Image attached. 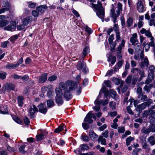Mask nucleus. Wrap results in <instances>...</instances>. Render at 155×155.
Returning a JSON list of instances; mask_svg holds the SVG:
<instances>
[{"mask_svg": "<svg viewBox=\"0 0 155 155\" xmlns=\"http://www.w3.org/2000/svg\"><path fill=\"white\" fill-rule=\"evenodd\" d=\"M77 86V83L71 80H67L64 83L61 82L59 84V88L65 91L64 97L67 101L70 100L72 97V95L70 91L75 90Z\"/></svg>", "mask_w": 155, "mask_h": 155, "instance_id": "f257e3e1", "label": "nucleus"}, {"mask_svg": "<svg viewBox=\"0 0 155 155\" xmlns=\"http://www.w3.org/2000/svg\"><path fill=\"white\" fill-rule=\"evenodd\" d=\"M122 5L120 2H119L117 4V9L115 12V10L114 8H112L110 10V18H113L114 22H115L117 18L119 17L122 12Z\"/></svg>", "mask_w": 155, "mask_h": 155, "instance_id": "f03ea898", "label": "nucleus"}, {"mask_svg": "<svg viewBox=\"0 0 155 155\" xmlns=\"http://www.w3.org/2000/svg\"><path fill=\"white\" fill-rule=\"evenodd\" d=\"M56 94L55 101L58 106H61L64 103V101L62 98L63 92L62 89L60 88H56L55 90Z\"/></svg>", "mask_w": 155, "mask_h": 155, "instance_id": "7ed1b4c3", "label": "nucleus"}, {"mask_svg": "<svg viewBox=\"0 0 155 155\" xmlns=\"http://www.w3.org/2000/svg\"><path fill=\"white\" fill-rule=\"evenodd\" d=\"M15 88V85L11 83H7L3 86L2 90L3 92H5L14 90Z\"/></svg>", "mask_w": 155, "mask_h": 155, "instance_id": "20e7f679", "label": "nucleus"}, {"mask_svg": "<svg viewBox=\"0 0 155 155\" xmlns=\"http://www.w3.org/2000/svg\"><path fill=\"white\" fill-rule=\"evenodd\" d=\"M144 4L145 2L143 0L139 1L137 2V8L139 12H143L146 10Z\"/></svg>", "mask_w": 155, "mask_h": 155, "instance_id": "39448f33", "label": "nucleus"}, {"mask_svg": "<svg viewBox=\"0 0 155 155\" xmlns=\"http://www.w3.org/2000/svg\"><path fill=\"white\" fill-rule=\"evenodd\" d=\"M77 68L78 70H81L83 72L85 73L87 72V68H86V64L84 62L78 61L77 65Z\"/></svg>", "mask_w": 155, "mask_h": 155, "instance_id": "423d86ee", "label": "nucleus"}, {"mask_svg": "<svg viewBox=\"0 0 155 155\" xmlns=\"http://www.w3.org/2000/svg\"><path fill=\"white\" fill-rule=\"evenodd\" d=\"M38 111V109L36 106L33 104L32 107L31 106L28 111V113L29 114L30 118H33L34 117V115Z\"/></svg>", "mask_w": 155, "mask_h": 155, "instance_id": "0eeeda50", "label": "nucleus"}, {"mask_svg": "<svg viewBox=\"0 0 155 155\" xmlns=\"http://www.w3.org/2000/svg\"><path fill=\"white\" fill-rule=\"evenodd\" d=\"M16 28V25L15 23L12 21L8 26L4 27V29L5 30L14 31Z\"/></svg>", "mask_w": 155, "mask_h": 155, "instance_id": "6e6552de", "label": "nucleus"}, {"mask_svg": "<svg viewBox=\"0 0 155 155\" xmlns=\"http://www.w3.org/2000/svg\"><path fill=\"white\" fill-rule=\"evenodd\" d=\"M90 6L91 7L93 8L97 11L103 9L102 7V4L100 1L97 2V4L91 3L90 5Z\"/></svg>", "mask_w": 155, "mask_h": 155, "instance_id": "1a4fd4ad", "label": "nucleus"}, {"mask_svg": "<svg viewBox=\"0 0 155 155\" xmlns=\"http://www.w3.org/2000/svg\"><path fill=\"white\" fill-rule=\"evenodd\" d=\"M39 111L41 113L45 114L47 112V109L45 104H41L38 106Z\"/></svg>", "mask_w": 155, "mask_h": 155, "instance_id": "9d476101", "label": "nucleus"}, {"mask_svg": "<svg viewBox=\"0 0 155 155\" xmlns=\"http://www.w3.org/2000/svg\"><path fill=\"white\" fill-rule=\"evenodd\" d=\"M48 73H44L42 74L38 79V82L40 83H45L47 80Z\"/></svg>", "mask_w": 155, "mask_h": 155, "instance_id": "9b49d317", "label": "nucleus"}, {"mask_svg": "<svg viewBox=\"0 0 155 155\" xmlns=\"http://www.w3.org/2000/svg\"><path fill=\"white\" fill-rule=\"evenodd\" d=\"M89 136L91 140L93 141L97 140L98 136L92 130H90L89 132Z\"/></svg>", "mask_w": 155, "mask_h": 155, "instance_id": "f8f14e48", "label": "nucleus"}, {"mask_svg": "<svg viewBox=\"0 0 155 155\" xmlns=\"http://www.w3.org/2000/svg\"><path fill=\"white\" fill-rule=\"evenodd\" d=\"M137 37V33H134L133 34L132 37L130 39V41L132 45H134L136 43L138 42Z\"/></svg>", "mask_w": 155, "mask_h": 155, "instance_id": "ddd939ff", "label": "nucleus"}, {"mask_svg": "<svg viewBox=\"0 0 155 155\" xmlns=\"http://www.w3.org/2000/svg\"><path fill=\"white\" fill-rule=\"evenodd\" d=\"M32 18L31 16H28L23 19L22 23L24 25L26 26L30 23L32 21Z\"/></svg>", "mask_w": 155, "mask_h": 155, "instance_id": "4468645a", "label": "nucleus"}, {"mask_svg": "<svg viewBox=\"0 0 155 155\" xmlns=\"http://www.w3.org/2000/svg\"><path fill=\"white\" fill-rule=\"evenodd\" d=\"M48 7L45 5H41L36 8V10L41 13H43L47 9Z\"/></svg>", "mask_w": 155, "mask_h": 155, "instance_id": "2eb2a0df", "label": "nucleus"}, {"mask_svg": "<svg viewBox=\"0 0 155 155\" xmlns=\"http://www.w3.org/2000/svg\"><path fill=\"white\" fill-rule=\"evenodd\" d=\"M125 41L124 39H122L121 41V43L119 45L117 48L116 51L117 52H121L122 49L125 46Z\"/></svg>", "mask_w": 155, "mask_h": 155, "instance_id": "dca6fc26", "label": "nucleus"}, {"mask_svg": "<svg viewBox=\"0 0 155 155\" xmlns=\"http://www.w3.org/2000/svg\"><path fill=\"white\" fill-rule=\"evenodd\" d=\"M84 121L87 122L89 124H91L93 122V120L90 114V112L88 113L86 117L84 120Z\"/></svg>", "mask_w": 155, "mask_h": 155, "instance_id": "f3484780", "label": "nucleus"}, {"mask_svg": "<svg viewBox=\"0 0 155 155\" xmlns=\"http://www.w3.org/2000/svg\"><path fill=\"white\" fill-rule=\"evenodd\" d=\"M53 89V87L51 85L44 86L41 88V91L42 93H45L48 90Z\"/></svg>", "mask_w": 155, "mask_h": 155, "instance_id": "a211bd4d", "label": "nucleus"}, {"mask_svg": "<svg viewBox=\"0 0 155 155\" xmlns=\"http://www.w3.org/2000/svg\"><path fill=\"white\" fill-rule=\"evenodd\" d=\"M116 57L112 55H110L107 59V61L108 62H110L112 65H114L116 62Z\"/></svg>", "mask_w": 155, "mask_h": 155, "instance_id": "6ab92c4d", "label": "nucleus"}, {"mask_svg": "<svg viewBox=\"0 0 155 155\" xmlns=\"http://www.w3.org/2000/svg\"><path fill=\"white\" fill-rule=\"evenodd\" d=\"M24 100V97L22 96H19L17 98V102L18 106L20 107H22L23 104V100Z\"/></svg>", "mask_w": 155, "mask_h": 155, "instance_id": "aec40b11", "label": "nucleus"}, {"mask_svg": "<svg viewBox=\"0 0 155 155\" xmlns=\"http://www.w3.org/2000/svg\"><path fill=\"white\" fill-rule=\"evenodd\" d=\"M65 127V124H62L60 125L58 128L55 129L54 130V132L55 133H59Z\"/></svg>", "mask_w": 155, "mask_h": 155, "instance_id": "412c9836", "label": "nucleus"}, {"mask_svg": "<svg viewBox=\"0 0 155 155\" xmlns=\"http://www.w3.org/2000/svg\"><path fill=\"white\" fill-rule=\"evenodd\" d=\"M146 107L143 103L137 105L136 108L137 111L141 112L142 111L145 109Z\"/></svg>", "mask_w": 155, "mask_h": 155, "instance_id": "4be33fe9", "label": "nucleus"}, {"mask_svg": "<svg viewBox=\"0 0 155 155\" xmlns=\"http://www.w3.org/2000/svg\"><path fill=\"white\" fill-rule=\"evenodd\" d=\"M153 112V110L152 109H150L146 110L143 111V117H147V116L151 115Z\"/></svg>", "mask_w": 155, "mask_h": 155, "instance_id": "5701e85b", "label": "nucleus"}, {"mask_svg": "<svg viewBox=\"0 0 155 155\" xmlns=\"http://www.w3.org/2000/svg\"><path fill=\"white\" fill-rule=\"evenodd\" d=\"M96 14L97 16L99 18H103L104 17V11L103 9L102 10L97 11Z\"/></svg>", "mask_w": 155, "mask_h": 155, "instance_id": "b1692460", "label": "nucleus"}, {"mask_svg": "<svg viewBox=\"0 0 155 155\" xmlns=\"http://www.w3.org/2000/svg\"><path fill=\"white\" fill-rule=\"evenodd\" d=\"M2 6L6 9H7V10H9L10 9V4L9 2L7 1H3Z\"/></svg>", "mask_w": 155, "mask_h": 155, "instance_id": "393cba45", "label": "nucleus"}, {"mask_svg": "<svg viewBox=\"0 0 155 155\" xmlns=\"http://www.w3.org/2000/svg\"><path fill=\"white\" fill-rule=\"evenodd\" d=\"M108 100L107 99H106L104 101H103L102 100H97V104L100 105L101 104L103 106L107 105L108 104Z\"/></svg>", "mask_w": 155, "mask_h": 155, "instance_id": "a878e982", "label": "nucleus"}, {"mask_svg": "<svg viewBox=\"0 0 155 155\" xmlns=\"http://www.w3.org/2000/svg\"><path fill=\"white\" fill-rule=\"evenodd\" d=\"M98 142H101V144L102 145H105L106 144V139L104 138L102 136H100L97 139Z\"/></svg>", "mask_w": 155, "mask_h": 155, "instance_id": "bb28decb", "label": "nucleus"}, {"mask_svg": "<svg viewBox=\"0 0 155 155\" xmlns=\"http://www.w3.org/2000/svg\"><path fill=\"white\" fill-rule=\"evenodd\" d=\"M8 108L7 107V106H4L3 107L1 108V114H8Z\"/></svg>", "mask_w": 155, "mask_h": 155, "instance_id": "cd10ccee", "label": "nucleus"}, {"mask_svg": "<svg viewBox=\"0 0 155 155\" xmlns=\"http://www.w3.org/2000/svg\"><path fill=\"white\" fill-rule=\"evenodd\" d=\"M89 52V49L88 47H85L83 49V55L82 56L83 59H84L85 56Z\"/></svg>", "mask_w": 155, "mask_h": 155, "instance_id": "c85d7f7f", "label": "nucleus"}, {"mask_svg": "<svg viewBox=\"0 0 155 155\" xmlns=\"http://www.w3.org/2000/svg\"><path fill=\"white\" fill-rule=\"evenodd\" d=\"M142 132L145 134H148L151 132H155V129H152L151 128L143 129L142 130Z\"/></svg>", "mask_w": 155, "mask_h": 155, "instance_id": "c756f323", "label": "nucleus"}, {"mask_svg": "<svg viewBox=\"0 0 155 155\" xmlns=\"http://www.w3.org/2000/svg\"><path fill=\"white\" fill-rule=\"evenodd\" d=\"M47 106L49 108H51L54 105V103L53 100L50 99L47 101Z\"/></svg>", "mask_w": 155, "mask_h": 155, "instance_id": "7c9ffc66", "label": "nucleus"}, {"mask_svg": "<svg viewBox=\"0 0 155 155\" xmlns=\"http://www.w3.org/2000/svg\"><path fill=\"white\" fill-rule=\"evenodd\" d=\"M133 45L134 46V48L136 52H138L140 50L141 48V45L139 42L136 43L134 45Z\"/></svg>", "mask_w": 155, "mask_h": 155, "instance_id": "2f4dec72", "label": "nucleus"}, {"mask_svg": "<svg viewBox=\"0 0 155 155\" xmlns=\"http://www.w3.org/2000/svg\"><path fill=\"white\" fill-rule=\"evenodd\" d=\"M133 19L132 18L129 17L127 19V27H130L133 24Z\"/></svg>", "mask_w": 155, "mask_h": 155, "instance_id": "473e14b6", "label": "nucleus"}, {"mask_svg": "<svg viewBox=\"0 0 155 155\" xmlns=\"http://www.w3.org/2000/svg\"><path fill=\"white\" fill-rule=\"evenodd\" d=\"M148 141L151 145H153L155 144L154 137L152 136H150L148 138Z\"/></svg>", "mask_w": 155, "mask_h": 155, "instance_id": "72a5a7b5", "label": "nucleus"}, {"mask_svg": "<svg viewBox=\"0 0 155 155\" xmlns=\"http://www.w3.org/2000/svg\"><path fill=\"white\" fill-rule=\"evenodd\" d=\"M81 139L85 142H88L90 140L89 137L86 135H82L81 136Z\"/></svg>", "mask_w": 155, "mask_h": 155, "instance_id": "f704fd0d", "label": "nucleus"}, {"mask_svg": "<svg viewBox=\"0 0 155 155\" xmlns=\"http://www.w3.org/2000/svg\"><path fill=\"white\" fill-rule=\"evenodd\" d=\"M116 34V41L117 42H119L121 40V38L120 36V32L119 31H116L115 32Z\"/></svg>", "mask_w": 155, "mask_h": 155, "instance_id": "c9c22d12", "label": "nucleus"}, {"mask_svg": "<svg viewBox=\"0 0 155 155\" xmlns=\"http://www.w3.org/2000/svg\"><path fill=\"white\" fill-rule=\"evenodd\" d=\"M134 139V138L131 136L129 137L126 139V143L127 146L130 145V142Z\"/></svg>", "mask_w": 155, "mask_h": 155, "instance_id": "e433bc0d", "label": "nucleus"}, {"mask_svg": "<svg viewBox=\"0 0 155 155\" xmlns=\"http://www.w3.org/2000/svg\"><path fill=\"white\" fill-rule=\"evenodd\" d=\"M54 94V92L52 90H50L47 93V95L49 98L51 99L53 97Z\"/></svg>", "mask_w": 155, "mask_h": 155, "instance_id": "4c0bfd02", "label": "nucleus"}, {"mask_svg": "<svg viewBox=\"0 0 155 155\" xmlns=\"http://www.w3.org/2000/svg\"><path fill=\"white\" fill-rule=\"evenodd\" d=\"M9 23V21L6 20H4L0 22V27L2 28L5 27L6 25Z\"/></svg>", "mask_w": 155, "mask_h": 155, "instance_id": "58836bf2", "label": "nucleus"}, {"mask_svg": "<svg viewBox=\"0 0 155 155\" xmlns=\"http://www.w3.org/2000/svg\"><path fill=\"white\" fill-rule=\"evenodd\" d=\"M112 21H113L114 23L113 28V29L114 30L115 32H116V31H119V29L118 27V25L117 24H116V23L117 22V19L116 20L115 22H114V20L113 18H111Z\"/></svg>", "mask_w": 155, "mask_h": 155, "instance_id": "ea45409f", "label": "nucleus"}, {"mask_svg": "<svg viewBox=\"0 0 155 155\" xmlns=\"http://www.w3.org/2000/svg\"><path fill=\"white\" fill-rule=\"evenodd\" d=\"M16 67V64L11 63H8L6 66V68L9 69H13Z\"/></svg>", "mask_w": 155, "mask_h": 155, "instance_id": "a19ab883", "label": "nucleus"}, {"mask_svg": "<svg viewBox=\"0 0 155 155\" xmlns=\"http://www.w3.org/2000/svg\"><path fill=\"white\" fill-rule=\"evenodd\" d=\"M153 87V85L152 84H150L148 86L146 85L144 87L143 89L145 91H147V92H149L150 91L151 88Z\"/></svg>", "mask_w": 155, "mask_h": 155, "instance_id": "79ce46f5", "label": "nucleus"}, {"mask_svg": "<svg viewBox=\"0 0 155 155\" xmlns=\"http://www.w3.org/2000/svg\"><path fill=\"white\" fill-rule=\"evenodd\" d=\"M80 147L82 150H88L89 147L86 144H82L80 145Z\"/></svg>", "mask_w": 155, "mask_h": 155, "instance_id": "37998d69", "label": "nucleus"}, {"mask_svg": "<svg viewBox=\"0 0 155 155\" xmlns=\"http://www.w3.org/2000/svg\"><path fill=\"white\" fill-rule=\"evenodd\" d=\"M143 148L145 149V150L146 151H149L150 148L148 145L147 143L146 142L144 143L142 145Z\"/></svg>", "mask_w": 155, "mask_h": 155, "instance_id": "c03bdc74", "label": "nucleus"}, {"mask_svg": "<svg viewBox=\"0 0 155 155\" xmlns=\"http://www.w3.org/2000/svg\"><path fill=\"white\" fill-rule=\"evenodd\" d=\"M109 107L112 110H114L116 108V103L113 101H111L109 103Z\"/></svg>", "mask_w": 155, "mask_h": 155, "instance_id": "a18cd8bd", "label": "nucleus"}, {"mask_svg": "<svg viewBox=\"0 0 155 155\" xmlns=\"http://www.w3.org/2000/svg\"><path fill=\"white\" fill-rule=\"evenodd\" d=\"M19 36V34H16L12 36L9 40L11 41L14 42L16 40L18 39V37Z\"/></svg>", "mask_w": 155, "mask_h": 155, "instance_id": "49530a36", "label": "nucleus"}, {"mask_svg": "<svg viewBox=\"0 0 155 155\" xmlns=\"http://www.w3.org/2000/svg\"><path fill=\"white\" fill-rule=\"evenodd\" d=\"M13 120L16 123L19 124H20L22 122V120H21L18 117L15 116L12 117Z\"/></svg>", "mask_w": 155, "mask_h": 155, "instance_id": "de8ad7c7", "label": "nucleus"}, {"mask_svg": "<svg viewBox=\"0 0 155 155\" xmlns=\"http://www.w3.org/2000/svg\"><path fill=\"white\" fill-rule=\"evenodd\" d=\"M57 77L56 75H53L48 78V80L49 81H53L57 79Z\"/></svg>", "mask_w": 155, "mask_h": 155, "instance_id": "09e8293b", "label": "nucleus"}, {"mask_svg": "<svg viewBox=\"0 0 155 155\" xmlns=\"http://www.w3.org/2000/svg\"><path fill=\"white\" fill-rule=\"evenodd\" d=\"M149 64V61L147 57H146L144 58L143 61L142 62V64L143 66H147Z\"/></svg>", "mask_w": 155, "mask_h": 155, "instance_id": "8fccbe9b", "label": "nucleus"}, {"mask_svg": "<svg viewBox=\"0 0 155 155\" xmlns=\"http://www.w3.org/2000/svg\"><path fill=\"white\" fill-rule=\"evenodd\" d=\"M25 145H22L19 148V151L22 153H25V151L24 150L25 147Z\"/></svg>", "mask_w": 155, "mask_h": 155, "instance_id": "3c124183", "label": "nucleus"}, {"mask_svg": "<svg viewBox=\"0 0 155 155\" xmlns=\"http://www.w3.org/2000/svg\"><path fill=\"white\" fill-rule=\"evenodd\" d=\"M44 135L42 134H38L36 136V138L37 141H40L44 138Z\"/></svg>", "mask_w": 155, "mask_h": 155, "instance_id": "603ef678", "label": "nucleus"}, {"mask_svg": "<svg viewBox=\"0 0 155 155\" xmlns=\"http://www.w3.org/2000/svg\"><path fill=\"white\" fill-rule=\"evenodd\" d=\"M132 78V75H130L128 76L126 79L125 81L127 84H129L131 83Z\"/></svg>", "mask_w": 155, "mask_h": 155, "instance_id": "864d4df0", "label": "nucleus"}, {"mask_svg": "<svg viewBox=\"0 0 155 155\" xmlns=\"http://www.w3.org/2000/svg\"><path fill=\"white\" fill-rule=\"evenodd\" d=\"M118 132L119 133H123L125 131V128L124 127H118L117 128Z\"/></svg>", "mask_w": 155, "mask_h": 155, "instance_id": "5fc2aeb1", "label": "nucleus"}, {"mask_svg": "<svg viewBox=\"0 0 155 155\" xmlns=\"http://www.w3.org/2000/svg\"><path fill=\"white\" fill-rule=\"evenodd\" d=\"M123 62L124 61L123 60H120L118 61L116 65L120 68L121 67Z\"/></svg>", "mask_w": 155, "mask_h": 155, "instance_id": "6e6d98bb", "label": "nucleus"}, {"mask_svg": "<svg viewBox=\"0 0 155 155\" xmlns=\"http://www.w3.org/2000/svg\"><path fill=\"white\" fill-rule=\"evenodd\" d=\"M25 25L23 24H22L19 25L17 26V28L18 30H21L25 28Z\"/></svg>", "mask_w": 155, "mask_h": 155, "instance_id": "4d7b16f0", "label": "nucleus"}, {"mask_svg": "<svg viewBox=\"0 0 155 155\" xmlns=\"http://www.w3.org/2000/svg\"><path fill=\"white\" fill-rule=\"evenodd\" d=\"M7 150L10 152H14L15 151V149L13 147H11L8 145H6Z\"/></svg>", "mask_w": 155, "mask_h": 155, "instance_id": "13d9d810", "label": "nucleus"}, {"mask_svg": "<svg viewBox=\"0 0 155 155\" xmlns=\"http://www.w3.org/2000/svg\"><path fill=\"white\" fill-rule=\"evenodd\" d=\"M146 107L149 106L152 103V101L151 99H148L146 102H143Z\"/></svg>", "mask_w": 155, "mask_h": 155, "instance_id": "bf43d9fd", "label": "nucleus"}, {"mask_svg": "<svg viewBox=\"0 0 155 155\" xmlns=\"http://www.w3.org/2000/svg\"><path fill=\"white\" fill-rule=\"evenodd\" d=\"M6 73L4 72H0V78L2 80L5 79L6 77Z\"/></svg>", "mask_w": 155, "mask_h": 155, "instance_id": "052dcab7", "label": "nucleus"}, {"mask_svg": "<svg viewBox=\"0 0 155 155\" xmlns=\"http://www.w3.org/2000/svg\"><path fill=\"white\" fill-rule=\"evenodd\" d=\"M108 130H106L102 133V135L104 137L107 138L108 137Z\"/></svg>", "mask_w": 155, "mask_h": 155, "instance_id": "680f3d73", "label": "nucleus"}, {"mask_svg": "<svg viewBox=\"0 0 155 155\" xmlns=\"http://www.w3.org/2000/svg\"><path fill=\"white\" fill-rule=\"evenodd\" d=\"M32 15L35 17L38 16L39 15V13L36 10H33L32 12Z\"/></svg>", "mask_w": 155, "mask_h": 155, "instance_id": "e2e57ef3", "label": "nucleus"}, {"mask_svg": "<svg viewBox=\"0 0 155 155\" xmlns=\"http://www.w3.org/2000/svg\"><path fill=\"white\" fill-rule=\"evenodd\" d=\"M110 94L112 97H115L117 95L116 92L113 90H111L110 91Z\"/></svg>", "mask_w": 155, "mask_h": 155, "instance_id": "0e129e2a", "label": "nucleus"}, {"mask_svg": "<svg viewBox=\"0 0 155 155\" xmlns=\"http://www.w3.org/2000/svg\"><path fill=\"white\" fill-rule=\"evenodd\" d=\"M104 83L107 87H111V82L109 80L105 81Z\"/></svg>", "mask_w": 155, "mask_h": 155, "instance_id": "69168bd1", "label": "nucleus"}, {"mask_svg": "<svg viewBox=\"0 0 155 155\" xmlns=\"http://www.w3.org/2000/svg\"><path fill=\"white\" fill-rule=\"evenodd\" d=\"M9 43V41H6L4 42H3L2 43L1 46L3 48H5L7 46V45Z\"/></svg>", "mask_w": 155, "mask_h": 155, "instance_id": "338daca9", "label": "nucleus"}, {"mask_svg": "<svg viewBox=\"0 0 155 155\" xmlns=\"http://www.w3.org/2000/svg\"><path fill=\"white\" fill-rule=\"evenodd\" d=\"M149 70L151 73H153L155 71V67L153 65H151L149 67Z\"/></svg>", "mask_w": 155, "mask_h": 155, "instance_id": "774afa93", "label": "nucleus"}]
</instances>
